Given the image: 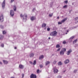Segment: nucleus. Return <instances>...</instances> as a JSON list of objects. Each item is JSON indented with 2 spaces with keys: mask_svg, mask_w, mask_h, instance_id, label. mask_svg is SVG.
Segmentation results:
<instances>
[{
  "mask_svg": "<svg viewBox=\"0 0 78 78\" xmlns=\"http://www.w3.org/2000/svg\"><path fill=\"white\" fill-rule=\"evenodd\" d=\"M20 16L21 17H23V21L24 22H26V20H27V14H24L23 16L22 14H21Z\"/></svg>",
  "mask_w": 78,
  "mask_h": 78,
  "instance_id": "nucleus-1",
  "label": "nucleus"
},
{
  "mask_svg": "<svg viewBox=\"0 0 78 78\" xmlns=\"http://www.w3.org/2000/svg\"><path fill=\"white\" fill-rule=\"evenodd\" d=\"M57 34V32L56 31H54L51 33L50 34L51 36H56Z\"/></svg>",
  "mask_w": 78,
  "mask_h": 78,
  "instance_id": "nucleus-2",
  "label": "nucleus"
},
{
  "mask_svg": "<svg viewBox=\"0 0 78 78\" xmlns=\"http://www.w3.org/2000/svg\"><path fill=\"white\" fill-rule=\"evenodd\" d=\"M4 20V19H3V15L2 14L0 16V21L1 22H2Z\"/></svg>",
  "mask_w": 78,
  "mask_h": 78,
  "instance_id": "nucleus-3",
  "label": "nucleus"
},
{
  "mask_svg": "<svg viewBox=\"0 0 78 78\" xmlns=\"http://www.w3.org/2000/svg\"><path fill=\"white\" fill-rule=\"evenodd\" d=\"M2 8H3V9H4V8H5V0H4L3 2V3L2 4Z\"/></svg>",
  "mask_w": 78,
  "mask_h": 78,
  "instance_id": "nucleus-4",
  "label": "nucleus"
},
{
  "mask_svg": "<svg viewBox=\"0 0 78 78\" xmlns=\"http://www.w3.org/2000/svg\"><path fill=\"white\" fill-rule=\"evenodd\" d=\"M54 72L55 73H56L58 72V70L56 69V67L54 68Z\"/></svg>",
  "mask_w": 78,
  "mask_h": 78,
  "instance_id": "nucleus-5",
  "label": "nucleus"
},
{
  "mask_svg": "<svg viewBox=\"0 0 78 78\" xmlns=\"http://www.w3.org/2000/svg\"><path fill=\"white\" fill-rule=\"evenodd\" d=\"M10 15L12 17L14 16V12L13 10H11L10 11Z\"/></svg>",
  "mask_w": 78,
  "mask_h": 78,
  "instance_id": "nucleus-6",
  "label": "nucleus"
},
{
  "mask_svg": "<svg viewBox=\"0 0 78 78\" xmlns=\"http://www.w3.org/2000/svg\"><path fill=\"white\" fill-rule=\"evenodd\" d=\"M30 78H36V76L35 75H34L33 74H32L30 76Z\"/></svg>",
  "mask_w": 78,
  "mask_h": 78,
  "instance_id": "nucleus-7",
  "label": "nucleus"
},
{
  "mask_svg": "<svg viewBox=\"0 0 78 78\" xmlns=\"http://www.w3.org/2000/svg\"><path fill=\"white\" fill-rule=\"evenodd\" d=\"M69 62H70L69 60L67 59L65 61H64V62L65 64H68V63H69Z\"/></svg>",
  "mask_w": 78,
  "mask_h": 78,
  "instance_id": "nucleus-8",
  "label": "nucleus"
},
{
  "mask_svg": "<svg viewBox=\"0 0 78 78\" xmlns=\"http://www.w3.org/2000/svg\"><path fill=\"white\" fill-rule=\"evenodd\" d=\"M72 52V50L70 49L67 52V55H70V53Z\"/></svg>",
  "mask_w": 78,
  "mask_h": 78,
  "instance_id": "nucleus-9",
  "label": "nucleus"
},
{
  "mask_svg": "<svg viewBox=\"0 0 78 78\" xmlns=\"http://www.w3.org/2000/svg\"><path fill=\"white\" fill-rule=\"evenodd\" d=\"M30 19L32 21H33V20H34L36 19V17H35L34 16L31 17Z\"/></svg>",
  "mask_w": 78,
  "mask_h": 78,
  "instance_id": "nucleus-10",
  "label": "nucleus"
},
{
  "mask_svg": "<svg viewBox=\"0 0 78 78\" xmlns=\"http://www.w3.org/2000/svg\"><path fill=\"white\" fill-rule=\"evenodd\" d=\"M64 51H62L61 50V51L60 52V55H64Z\"/></svg>",
  "mask_w": 78,
  "mask_h": 78,
  "instance_id": "nucleus-11",
  "label": "nucleus"
},
{
  "mask_svg": "<svg viewBox=\"0 0 78 78\" xmlns=\"http://www.w3.org/2000/svg\"><path fill=\"white\" fill-rule=\"evenodd\" d=\"M67 18H66L62 20L61 21L62 22V23H64V22L67 20Z\"/></svg>",
  "mask_w": 78,
  "mask_h": 78,
  "instance_id": "nucleus-12",
  "label": "nucleus"
},
{
  "mask_svg": "<svg viewBox=\"0 0 78 78\" xmlns=\"http://www.w3.org/2000/svg\"><path fill=\"white\" fill-rule=\"evenodd\" d=\"M34 54L33 53H31L30 54L29 56L30 57H33V56H34Z\"/></svg>",
  "mask_w": 78,
  "mask_h": 78,
  "instance_id": "nucleus-13",
  "label": "nucleus"
},
{
  "mask_svg": "<svg viewBox=\"0 0 78 78\" xmlns=\"http://www.w3.org/2000/svg\"><path fill=\"white\" fill-rule=\"evenodd\" d=\"M61 50L63 51V52H65V51H66V48H62V49Z\"/></svg>",
  "mask_w": 78,
  "mask_h": 78,
  "instance_id": "nucleus-14",
  "label": "nucleus"
},
{
  "mask_svg": "<svg viewBox=\"0 0 78 78\" xmlns=\"http://www.w3.org/2000/svg\"><path fill=\"white\" fill-rule=\"evenodd\" d=\"M50 63V62L49 61H46V64L45 65L46 66H47V65H48Z\"/></svg>",
  "mask_w": 78,
  "mask_h": 78,
  "instance_id": "nucleus-15",
  "label": "nucleus"
},
{
  "mask_svg": "<svg viewBox=\"0 0 78 78\" xmlns=\"http://www.w3.org/2000/svg\"><path fill=\"white\" fill-rule=\"evenodd\" d=\"M19 67L20 69H23V66L22 65H19Z\"/></svg>",
  "mask_w": 78,
  "mask_h": 78,
  "instance_id": "nucleus-16",
  "label": "nucleus"
},
{
  "mask_svg": "<svg viewBox=\"0 0 78 78\" xmlns=\"http://www.w3.org/2000/svg\"><path fill=\"white\" fill-rule=\"evenodd\" d=\"M46 25H47V24L44 23H43L42 24V27H45Z\"/></svg>",
  "mask_w": 78,
  "mask_h": 78,
  "instance_id": "nucleus-17",
  "label": "nucleus"
},
{
  "mask_svg": "<svg viewBox=\"0 0 78 78\" xmlns=\"http://www.w3.org/2000/svg\"><path fill=\"white\" fill-rule=\"evenodd\" d=\"M3 62L4 64H8V62L6 61L3 60Z\"/></svg>",
  "mask_w": 78,
  "mask_h": 78,
  "instance_id": "nucleus-18",
  "label": "nucleus"
},
{
  "mask_svg": "<svg viewBox=\"0 0 78 78\" xmlns=\"http://www.w3.org/2000/svg\"><path fill=\"white\" fill-rule=\"evenodd\" d=\"M44 58V55H41L39 57V59H43Z\"/></svg>",
  "mask_w": 78,
  "mask_h": 78,
  "instance_id": "nucleus-19",
  "label": "nucleus"
},
{
  "mask_svg": "<svg viewBox=\"0 0 78 78\" xmlns=\"http://www.w3.org/2000/svg\"><path fill=\"white\" fill-rule=\"evenodd\" d=\"M58 66H61L62 65V62H59L58 63Z\"/></svg>",
  "mask_w": 78,
  "mask_h": 78,
  "instance_id": "nucleus-20",
  "label": "nucleus"
},
{
  "mask_svg": "<svg viewBox=\"0 0 78 78\" xmlns=\"http://www.w3.org/2000/svg\"><path fill=\"white\" fill-rule=\"evenodd\" d=\"M76 42H77V39H76L75 40L73 41V44H75V43H76Z\"/></svg>",
  "mask_w": 78,
  "mask_h": 78,
  "instance_id": "nucleus-21",
  "label": "nucleus"
},
{
  "mask_svg": "<svg viewBox=\"0 0 78 78\" xmlns=\"http://www.w3.org/2000/svg\"><path fill=\"white\" fill-rule=\"evenodd\" d=\"M75 37V36H73L70 37L69 39V40H70V39H73V38Z\"/></svg>",
  "mask_w": 78,
  "mask_h": 78,
  "instance_id": "nucleus-22",
  "label": "nucleus"
},
{
  "mask_svg": "<svg viewBox=\"0 0 78 78\" xmlns=\"http://www.w3.org/2000/svg\"><path fill=\"white\" fill-rule=\"evenodd\" d=\"M3 38V36L2 35H0V39H2Z\"/></svg>",
  "mask_w": 78,
  "mask_h": 78,
  "instance_id": "nucleus-23",
  "label": "nucleus"
},
{
  "mask_svg": "<svg viewBox=\"0 0 78 78\" xmlns=\"http://www.w3.org/2000/svg\"><path fill=\"white\" fill-rule=\"evenodd\" d=\"M33 64L34 65H36V60H34V63H33Z\"/></svg>",
  "mask_w": 78,
  "mask_h": 78,
  "instance_id": "nucleus-24",
  "label": "nucleus"
},
{
  "mask_svg": "<svg viewBox=\"0 0 78 78\" xmlns=\"http://www.w3.org/2000/svg\"><path fill=\"white\" fill-rule=\"evenodd\" d=\"M13 9L14 11H16V7L15 6H14Z\"/></svg>",
  "mask_w": 78,
  "mask_h": 78,
  "instance_id": "nucleus-25",
  "label": "nucleus"
},
{
  "mask_svg": "<svg viewBox=\"0 0 78 78\" xmlns=\"http://www.w3.org/2000/svg\"><path fill=\"white\" fill-rule=\"evenodd\" d=\"M60 45L59 44H57L56 46V48H59Z\"/></svg>",
  "mask_w": 78,
  "mask_h": 78,
  "instance_id": "nucleus-26",
  "label": "nucleus"
},
{
  "mask_svg": "<svg viewBox=\"0 0 78 78\" xmlns=\"http://www.w3.org/2000/svg\"><path fill=\"white\" fill-rule=\"evenodd\" d=\"M63 8H67V5H65L63 6Z\"/></svg>",
  "mask_w": 78,
  "mask_h": 78,
  "instance_id": "nucleus-27",
  "label": "nucleus"
},
{
  "mask_svg": "<svg viewBox=\"0 0 78 78\" xmlns=\"http://www.w3.org/2000/svg\"><path fill=\"white\" fill-rule=\"evenodd\" d=\"M40 72V70H39V69H37V73H39Z\"/></svg>",
  "mask_w": 78,
  "mask_h": 78,
  "instance_id": "nucleus-28",
  "label": "nucleus"
},
{
  "mask_svg": "<svg viewBox=\"0 0 78 78\" xmlns=\"http://www.w3.org/2000/svg\"><path fill=\"white\" fill-rule=\"evenodd\" d=\"M6 33V32L5 31H3V34H5Z\"/></svg>",
  "mask_w": 78,
  "mask_h": 78,
  "instance_id": "nucleus-29",
  "label": "nucleus"
},
{
  "mask_svg": "<svg viewBox=\"0 0 78 78\" xmlns=\"http://www.w3.org/2000/svg\"><path fill=\"white\" fill-rule=\"evenodd\" d=\"M56 62H57L56 61H54L53 62V64H56Z\"/></svg>",
  "mask_w": 78,
  "mask_h": 78,
  "instance_id": "nucleus-30",
  "label": "nucleus"
},
{
  "mask_svg": "<svg viewBox=\"0 0 78 78\" xmlns=\"http://www.w3.org/2000/svg\"><path fill=\"white\" fill-rule=\"evenodd\" d=\"M62 22L61 21V22H58V24L59 25V24H62Z\"/></svg>",
  "mask_w": 78,
  "mask_h": 78,
  "instance_id": "nucleus-31",
  "label": "nucleus"
},
{
  "mask_svg": "<svg viewBox=\"0 0 78 78\" xmlns=\"http://www.w3.org/2000/svg\"><path fill=\"white\" fill-rule=\"evenodd\" d=\"M0 27H1V28L2 29H3V27H3V26L1 25Z\"/></svg>",
  "mask_w": 78,
  "mask_h": 78,
  "instance_id": "nucleus-32",
  "label": "nucleus"
},
{
  "mask_svg": "<svg viewBox=\"0 0 78 78\" xmlns=\"http://www.w3.org/2000/svg\"><path fill=\"white\" fill-rule=\"evenodd\" d=\"M63 44H66V41H63Z\"/></svg>",
  "mask_w": 78,
  "mask_h": 78,
  "instance_id": "nucleus-33",
  "label": "nucleus"
},
{
  "mask_svg": "<svg viewBox=\"0 0 78 78\" xmlns=\"http://www.w3.org/2000/svg\"><path fill=\"white\" fill-rule=\"evenodd\" d=\"M40 67L41 68H42V67H43V65H40Z\"/></svg>",
  "mask_w": 78,
  "mask_h": 78,
  "instance_id": "nucleus-34",
  "label": "nucleus"
},
{
  "mask_svg": "<svg viewBox=\"0 0 78 78\" xmlns=\"http://www.w3.org/2000/svg\"><path fill=\"white\" fill-rule=\"evenodd\" d=\"M77 72V70L76 69L74 71V73H76Z\"/></svg>",
  "mask_w": 78,
  "mask_h": 78,
  "instance_id": "nucleus-35",
  "label": "nucleus"
},
{
  "mask_svg": "<svg viewBox=\"0 0 78 78\" xmlns=\"http://www.w3.org/2000/svg\"><path fill=\"white\" fill-rule=\"evenodd\" d=\"M53 16V14H50L49 15V17H51V16Z\"/></svg>",
  "mask_w": 78,
  "mask_h": 78,
  "instance_id": "nucleus-36",
  "label": "nucleus"
},
{
  "mask_svg": "<svg viewBox=\"0 0 78 78\" xmlns=\"http://www.w3.org/2000/svg\"><path fill=\"white\" fill-rule=\"evenodd\" d=\"M47 31H49L50 30V29L49 28H47Z\"/></svg>",
  "mask_w": 78,
  "mask_h": 78,
  "instance_id": "nucleus-37",
  "label": "nucleus"
},
{
  "mask_svg": "<svg viewBox=\"0 0 78 78\" xmlns=\"http://www.w3.org/2000/svg\"><path fill=\"white\" fill-rule=\"evenodd\" d=\"M1 47H4V44H1Z\"/></svg>",
  "mask_w": 78,
  "mask_h": 78,
  "instance_id": "nucleus-38",
  "label": "nucleus"
},
{
  "mask_svg": "<svg viewBox=\"0 0 78 78\" xmlns=\"http://www.w3.org/2000/svg\"><path fill=\"white\" fill-rule=\"evenodd\" d=\"M61 50V48H59L58 50H57V51H60Z\"/></svg>",
  "mask_w": 78,
  "mask_h": 78,
  "instance_id": "nucleus-39",
  "label": "nucleus"
},
{
  "mask_svg": "<svg viewBox=\"0 0 78 78\" xmlns=\"http://www.w3.org/2000/svg\"><path fill=\"white\" fill-rule=\"evenodd\" d=\"M75 20H78V17H76L75 18Z\"/></svg>",
  "mask_w": 78,
  "mask_h": 78,
  "instance_id": "nucleus-40",
  "label": "nucleus"
},
{
  "mask_svg": "<svg viewBox=\"0 0 78 78\" xmlns=\"http://www.w3.org/2000/svg\"><path fill=\"white\" fill-rule=\"evenodd\" d=\"M65 3H67V2H68V1H64Z\"/></svg>",
  "mask_w": 78,
  "mask_h": 78,
  "instance_id": "nucleus-41",
  "label": "nucleus"
},
{
  "mask_svg": "<svg viewBox=\"0 0 78 78\" xmlns=\"http://www.w3.org/2000/svg\"><path fill=\"white\" fill-rule=\"evenodd\" d=\"M30 63L31 64H33V62H32L30 61Z\"/></svg>",
  "mask_w": 78,
  "mask_h": 78,
  "instance_id": "nucleus-42",
  "label": "nucleus"
},
{
  "mask_svg": "<svg viewBox=\"0 0 78 78\" xmlns=\"http://www.w3.org/2000/svg\"><path fill=\"white\" fill-rule=\"evenodd\" d=\"M24 77V74H22V78H23Z\"/></svg>",
  "mask_w": 78,
  "mask_h": 78,
  "instance_id": "nucleus-43",
  "label": "nucleus"
},
{
  "mask_svg": "<svg viewBox=\"0 0 78 78\" xmlns=\"http://www.w3.org/2000/svg\"><path fill=\"white\" fill-rule=\"evenodd\" d=\"M61 76H58V78H61Z\"/></svg>",
  "mask_w": 78,
  "mask_h": 78,
  "instance_id": "nucleus-44",
  "label": "nucleus"
},
{
  "mask_svg": "<svg viewBox=\"0 0 78 78\" xmlns=\"http://www.w3.org/2000/svg\"><path fill=\"white\" fill-rule=\"evenodd\" d=\"M14 1V0H11V3H12V2H13Z\"/></svg>",
  "mask_w": 78,
  "mask_h": 78,
  "instance_id": "nucleus-45",
  "label": "nucleus"
},
{
  "mask_svg": "<svg viewBox=\"0 0 78 78\" xmlns=\"http://www.w3.org/2000/svg\"><path fill=\"white\" fill-rule=\"evenodd\" d=\"M0 64L1 65H2V63L1 62H0Z\"/></svg>",
  "mask_w": 78,
  "mask_h": 78,
  "instance_id": "nucleus-46",
  "label": "nucleus"
},
{
  "mask_svg": "<svg viewBox=\"0 0 78 78\" xmlns=\"http://www.w3.org/2000/svg\"><path fill=\"white\" fill-rule=\"evenodd\" d=\"M57 19H59V16H58V17H57Z\"/></svg>",
  "mask_w": 78,
  "mask_h": 78,
  "instance_id": "nucleus-47",
  "label": "nucleus"
},
{
  "mask_svg": "<svg viewBox=\"0 0 78 78\" xmlns=\"http://www.w3.org/2000/svg\"><path fill=\"white\" fill-rule=\"evenodd\" d=\"M66 70L64 71H63V73H65V72H66Z\"/></svg>",
  "mask_w": 78,
  "mask_h": 78,
  "instance_id": "nucleus-48",
  "label": "nucleus"
},
{
  "mask_svg": "<svg viewBox=\"0 0 78 78\" xmlns=\"http://www.w3.org/2000/svg\"><path fill=\"white\" fill-rule=\"evenodd\" d=\"M14 48H15V49H17V47H15Z\"/></svg>",
  "mask_w": 78,
  "mask_h": 78,
  "instance_id": "nucleus-49",
  "label": "nucleus"
},
{
  "mask_svg": "<svg viewBox=\"0 0 78 78\" xmlns=\"http://www.w3.org/2000/svg\"><path fill=\"white\" fill-rule=\"evenodd\" d=\"M35 10V9H34L32 11H34Z\"/></svg>",
  "mask_w": 78,
  "mask_h": 78,
  "instance_id": "nucleus-50",
  "label": "nucleus"
},
{
  "mask_svg": "<svg viewBox=\"0 0 78 78\" xmlns=\"http://www.w3.org/2000/svg\"><path fill=\"white\" fill-rule=\"evenodd\" d=\"M11 78H14V77H11Z\"/></svg>",
  "mask_w": 78,
  "mask_h": 78,
  "instance_id": "nucleus-51",
  "label": "nucleus"
},
{
  "mask_svg": "<svg viewBox=\"0 0 78 78\" xmlns=\"http://www.w3.org/2000/svg\"><path fill=\"white\" fill-rule=\"evenodd\" d=\"M67 32L68 33V32H69V30H67Z\"/></svg>",
  "mask_w": 78,
  "mask_h": 78,
  "instance_id": "nucleus-52",
  "label": "nucleus"
},
{
  "mask_svg": "<svg viewBox=\"0 0 78 78\" xmlns=\"http://www.w3.org/2000/svg\"><path fill=\"white\" fill-rule=\"evenodd\" d=\"M48 39H50V37H49V38H48Z\"/></svg>",
  "mask_w": 78,
  "mask_h": 78,
  "instance_id": "nucleus-53",
  "label": "nucleus"
},
{
  "mask_svg": "<svg viewBox=\"0 0 78 78\" xmlns=\"http://www.w3.org/2000/svg\"><path fill=\"white\" fill-rule=\"evenodd\" d=\"M66 34H67V33H66Z\"/></svg>",
  "mask_w": 78,
  "mask_h": 78,
  "instance_id": "nucleus-54",
  "label": "nucleus"
},
{
  "mask_svg": "<svg viewBox=\"0 0 78 78\" xmlns=\"http://www.w3.org/2000/svg\"><path fill=\"white\" fill-rule=\"evenodd\" d=\"M71 42H72V40H71Z\"/></svg>",
  "mask_w": 78,
  "mask_h": 78,
  "instance_id": "nucleus-55",
  "label": "nucleus"
},
{
  "mask_svg": "<svg viewBox=\"0 0 78 78\" xmlns=\"http://www.w3.org/2000/svg\"><path fill=\"white\" fill-rule=\"evenodd\" d=\"M69 12H70V11H69Z\"/></svg>",
  "mask_w": 78,
  "mask_h": 78,
  "instance_id": "nucleus-56",
  "label": "nucleus"
},
{
  "mask_svg": "<svg viewBox=\"0 0 78 78\" xmlns=\"http://www.w3.org/2000/svg\"><path fill=\"white\" fill-rule=\"evenodd\" d=\"M77 22L78 23V20L77 21Z\"/></svg>",
  "mask_w": 78,
  "mask_h": 78,
  "instance_id": "nucleus-57",
  "label": "nucleus"
}]
</instances>
